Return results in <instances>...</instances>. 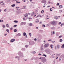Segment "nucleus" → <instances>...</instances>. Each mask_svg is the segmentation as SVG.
Instances as JSON below:
<instances>
[{"label":"nucleus","instance_id":"nucleus-3","mask_svg":"<svg viewBox=\"0 0 64 64\" xmlns=\"http://www.w3.org/2000/svg\"><path fill=\"white\" fill-rule=\"evenodd\" d=\"M45 51L46 52H48V53H50V50L48 49H46L45 50Z\"/></svg>","mask_w":64,"mask_h":64},{"label":"nucleus","instance_id":"nucleus-14","mask_svg":"<svg viewBox=\"0 0 64 64\" xmlns=\"http://www.w3.org/2000/svg\"><path fill=\"white\" fill-rule=\"evenodd\" d=\"M24 16L25 17H28V14H26L24 15Z\"/></svg>","mask_w":64,"mask_h":64},{"label":"nucleus","instance_id":"nucleus-23","mask_svg":"<svg viewBox=\"0 0 64 64\" xmlns=\"http://www.w3.org/2000/svg\"><path fill=\"white\" fill-rule=\"evenodd\" d=\"M62 7V6L61 5H60V6H59V8H61Z\"/></svg>","mask_w":64,"mask_h":64},{"label":"nucleus","instance_id":"nucleus-44","mask_svg":"<svg viewBox=\"0 0 64 64\" xmlns=\"http://www.w3.org/2000/svg\"><path fill=\"white\" fill-rule=\"evenodd\" d=\"M32 53H33L34 54H35L36 53V52L33 51L32 52Z\"/></svg>","mask_w":64,"mask_h":64},{"label":"nucleus","instance_id":"nucleus-34","mask_svg":"<svg viewBox=\"0 0 64 64\" xmlns=\"http://www.w3.org/2000/svg\"><path fill=\"white\" fill-rule=\"evenodd\" d=\"M16 3H20V2H18V1H16Z\"/></svg>","mask_w":64,"mask_h":64},{"label":"nucleus","instance_id":"nucleus-7","mask_svg":"<svg viewBox=\"0 0 64 64\" xmlns=\"http://www.w3.org/2000/svg\"><path fill=\"white\" fill-rule=\"evenodd\" d=\"M24 24H26V22H21L20 23V25H23L24 24Z\"/></svg>","mask_w":64,"mask_h":64},{"label":"nucleus","instance_id":"nucleus-21","mask_svg":"<svg viewBox=\"0 0 64 64\" xmlns=\"http://www.w3.org/2000/svg\"><path fill=\"white\" fill-rule=\"evenodd\" d=\"M62 48H64V44H63L62 45V46H61Z\"/></svg>","mask_w":64,"mask_h":64},{"label":"nucleus","instance_id":"nucleus-20","mask_svg":"<svg viewBox=\"0 0 64 64\" xmlns=\"http://www.w3.org/2000/svg\"><path fill=\"white\" fill-rule=\"evenodd\" d=\"M59 56H60V54H56V57Z\"/></svg>","mask_w":64,"mask_h":64},{"label":"nucleus","instance_id":"nucleus-16","mask_svg":"<svg viewBox=\"0 0 64 64\" xmlns=\"http://www.w3.org/2000/svg\"><path fill=\"white\" fill-rule=\"evenodd\" d=\"M14 23H18V21L17 20H14Z\"/></svg>","mask_w":64,"mask_h":64},{"label":"nucleus","instance_id":"nucleus-15","mask_svg":"<svg viewBox=\"0 0 64 64\" xmlns=\"http://www.w3.org/2000/svg\"><path fill=\"white\" fill-rule=\"evenodd\" d=\"M6 31L7 32H8V33H9V30L8 29H6Z\"/></svg>","mask_w":64,"mask_h":64},{"label":"nucleus","instance_id":"nucleus-32","mask_svg":"<svg viewBox=\"0 0 64 64\" xmlns=\"http://www.w3.org/2000/svg\"><path fill=\"white\" fill-rule=\"evenodd\" d=\"M42 56H44L46 57V54H44L42 55Z\"/></svg>","mask_w":64,"mask_h":64},{"label":"nucleus","instance_id":"nucleus-17","mask_svg":"<svg viewBox=\"0 0 64 64\" xmlns=\"http://www.w3.org/2000/svg\"><path fill=\"white\" fill-rule=\"evenodd\" d=\"M60 48V46L59 44L57 45V48L59 49Z\"/></svg>","mask_w":64,"mask_h":64},{"label":"nucleus","instance_id":"nucleus-1","mask_svg":"<svg viewBox=\"0 0 64 64\" xmlns=\"http://www.w3.org/2000/svg\"><path fill=\"white\" fill-rule=\"evenodd\" d=\"M18 54L20 57H23L24 56L23 53L21 52H18Z\"/></svg>","mask_w":64,"mask_h":64},{"label":"nucleus","instance_id":"nucleus-6","mask_svg":"<svg viewBox=\"0 0 64 64\" xmlns=\"http://www.w3.org/2000/svg\"><path fill=\"white\" fill-rule=\"evenodd\" d=\"M16 36H21V34L20 33H19L16 35Z\"/></svg>","mask_w":64,"mask_h":64},{"label":"nucleus","instance_id":"nucleus-51","mask_svg":"<svg viewBox=\"0 0 64 64\" xmlns=\"http://www.w3.org/2000/svg\"><path fill=\"white\" fill-rule=\"evenodd\" d=\"M48 41H51V40H48Z\"/></svg>","mask_w":64,"mask_h":64},{"label":"nucleus","instance_id":"nucleus-56","mask_svg":"<svg viewBox=\"0 0 64 64\" xmlns=\"http://www.w3.org/2000/svg\"><path fill=\"white\" fill-rule=\"evenodd\" d=\"M62 10H60V12H62Z\"/></svg>","mask_w":64,"mask_h":64},{"label":"nucleus","instance_id":"nucleus-58","mask_svg":"<svg viewBox=\"0 0 64 64\" xmlns=\"http://www.w3.org/2000/svg\"><path fill=\"white\" fill-rule=\"evenodd\" d=\"M54 19H56V16H55V17H54Z\"/></svg>","mask_w":64,"mask_h":64},{"label":"nucleus","instance_id":"nucleus-19","mask_svg":"<svg viewBox=\"0 0 64 64\" xmlns=\"http://www.w3.org/2000/svg\"><path fill=\"white\" fill-rule=\"evenodd\" d=\"M11 6H12V7H15V4H12V5Z\"/></svg>","mask_w":64,"mask_h":64},{"label":"nucleus","instance_id":"nucleus-11","mask_svg":"<svg viewBox=\"0 0 64 64\" xmlns=\"http://www.w3.org/2000/svg\"><path fill=\"white\" fill-rule=\"evenodd\" d=\"M43 47L42 46H41V48H40V50L41 51H43V50H44V49H43Z\"/></svg>","mask_w":64,"mask_h":64},{"label":"nucleus","instance_id":"nucleus-43","mask_svg":"<svg viewBox=\"0 0 64 64\" xmlns=\"http://www.w3.org/2000/svg\"><path fill=\"white\" fill-rule=\"evenodd\" d=\"M45 25H44V24L42 25L43 27H45Z\"/></svg>","mask_w":64,"mask_h":64},{"label":"nucleus","instance_id":"nucleus-55","mask_svg":"<svg viewBox=\"0 0 64 64\" xmlns=\"http://www.w3.org/2000/svg\"><path fill=\"white\" fill-rule=\"evenodd\" d=\"M59 24H61V22H60L59 23Z\"/></svg>","mask_w":64,"mask_h":64},{"label":"nucleus","instance_id":"nucleus-28","mask_svg":"<svg viewBox=\"0 0 64 64\" xmlns=\"http://www.w3.org/2000/svg\"><path fill=\"white\" fill-rule=\"evenodd\" d=\"M61 37H62V36L61 35L58 37L59 38H61Z\"/></svg>","mask_w":64,"mask_h":64},{"label":"nucleus","instance_id":"nucleus-61","mask_svg":"<svg viewBox=\"0 0 64 64\" xmlns=\"http://www.w3.org/2000/svg\"><path fill=\"white\" fill-rule=\"evenodd\" d=\"M48 2V3H49V4H50L51 3V2Z\"/></svg>","mask_w":64,"mask_h":64},{"label":"nucleus","instance_id":"nucleus-64","mask_svg":"<svg viewBox=\"0 0 64 64\" xmlns=\"http://www.w3.org/2000/svg\"><path fill=\"white\" fill-rule=\"evenodd\" d=\"M36 29H38V27H36Z\"/></svg>","mask_w":64,"mask_h":64},{"label":"nucleus","instance_id":"nucleus-35","mask_svg":"<svg viewBox=\"0 0 64 64\" xmlns=\"http://www.w3.org/2000/svg\"><path fill=\"white\" fill-rule=\"evenodd\" d=\"M20 57H19V56H17V58H18V60H19V59H20Z\"/></svg>","mask_w":64,"mask_h":64},{"label":"nucleus","instance_id":"nucleus-29","mask_svg":"<svg viewBox=\"0 0 64 64\" xmlns=\"http://www.w3.org/2000/svg\"><path fill=\"white\" fill-rule=\"evenodd\" d=\"M60 60H61V59L60 58H59L58 59V60H57V61H58H58H60Z\"/></svg>","mask_w":64,"mask_h":64},{"label":"nucleus","instance_id":"nucleus-39","mask_svg":"<svg viewBox=\"0 0 64 64\" xmlns=\"http://www.w3.org/2000/svg\"><path fill=\"white\" fill-rule=\"evenodd\" d=\"M17 25H14V27H17Z\"/></svg>","mask_w":64,"mask_h":64},{"label":"nucleus","instance_id":"nucleus-31","mask_svg":"<svg viewBox=\"0 0 64 64\" xmlns=\"http://www.w3.org/2000/svg\"><path fill=\"white\" fill-rule=\"evenodd\" d=\"M50 47L52 48H53V45H52V44H51L50 45Z\"/></svg>","mask_w":64,"mask_h":64},{"label":"nucleus","instance_id":"nucleus-8","mask_svg":"<svg viewBox=\"0 0 64 64\" xmlns=\"http://www.w3.org/2000/svg\"><path fill=\"white\" fill-rule=\"evenodd\" d=\"M15 41V39H12V40H10V42H14Z\"/></svg>","mask_w":64,"mask_h":64},{"label":"nucleus","instance_id":"nucleus-9","mask_svg":"<svg viewBox=\"0 0 64 64\" xmlns=\"http://www.w3.org/2000/svg\"><path fill=\"white\" fill-rule=\"evenodd\" d=\"M42 3H45V4H46V1L45 0H43L42 1Z\"/></svg>","mask_w":64,"mask_h":64},{"label":"nucleus","instance_id":"nucleus-53","mask_svg":"<svg viewBox=\"0 0 64 64\" xmlns=\"http://www.w3.org/2000/svg\"><path fill=\"white\" fill-rule=\"evenodd\" d=\"M38 55H40V56H41V55H41V54H38Z\"/></svg>","mask_w":64,"mask_h":64},{"label":"nucleus","instance_id":"nucleus-63","mask_svg":"<svg viewBox=\"0 0 64 64\" xmlns=\"http://www.w3.org/2000/svg\"><path fill=\"white\" fill-rule=\"evenodd\" d=\"M2 5H5V4H4V3H3L2 4Z\"/></svg>","mask_w":64,"mask_h":64},{"label":"nucleus","instance_id":"nucleus-48","mask_svg":"<svg viewBox=\"0 0 64 64\" xmlns=\"http://www.w3.org/2000/svg\"><path fill=\"white\" fill-rule=\"evenodd\" d=\"M52 43H54V42H55V41H52Z\"/></svg>","mask_w":64,"mask_h":64},{"label":"nucleus","instance_id":"nucleus-42","mask_svg":"<svg viewBox=\"0 0 64 64\" xmlns=\"http://www.w3.org/2000/svg\"><path fill=\"white\" fill-rule=\"evenodd\" d=\"M29 34L30 35V37H31V34L30 33H29Z\"/></svg>","mask_w":64,"mask_h":64},{"label":"nucleus","instance_id":"nucleus-2","mask_svg":"<svg viewBox=\"0 0 64 64\" xmlns=\"http://www.w3.org/2000/svg\"><path fill=\"white\" fill-rule=\"evenodd\" d=\"M50 24L52 25L53 26H55L56 25V22L54 21L52 22Z\"/></svg>","mask_w":64,"mask_h":64},{"label":"nucleus","instance_id":"nucleus-18","mask_svg":"<svg viewBox=\"0 0 64 64\" xmlns=\"http://www.w3.org/2000/svg\"><path fill=\"white\" fill-rule=\"evenodd\" d=\"M22 50L23 51H25V49L24 48H22Z\"/></svg>","mask_w":64,"mask_h":64},{"label":"nucleus","instance_id":"nucleus-41","mask_svg":"<svg viewBox=\"0 0 64 64\" xmlns=\"http://www.w3.org/2000/svg\"><path fill=\"white\" fill-rule=\"evenodd\" d=\"M56 5H57V6H59V3H58L56 4Z\"/></svg>","mask_w":64,"mask_h":64},{"label":"nucleus","instance_id":"nucleus-49","mask_svg":"<svg viewBox=\"0 0 64 64\" xmlns=\"http://www.w3.org/2000/svg\"><path fill=\"white\" fill-rule=\"evenodd\" d=\"M10 29H11V30H13V28H10Z\"/></svg>","mask_w":64,"mask_h":64},{"label":"nucleus","instance_id":"nucleus-50","mask_svg":"<svg viewBox=\"0 0 64 64\" xmlns=\"http://www.w3.org/2000/svg\"><path fill=\"white\" fill-rule=\"evenodd\" d=\"M23 20H26L25 18H24Z\"/></svg>","mask_w":64,"mask_h":64},{"label":"nucleus","instance_id":"nucleus-60","mask_svg":"<svg viewBox=\"0 0 64 64\" xmlns=\"http://www.w3.org/2000/svg\"><path fill=\"white\" fill-rule=\"evenodd\" d=\"M7 34H4V35L5 36H6V35H7Z\"/></svg>","mask_w":64,"mask_h":64},{"label":"nucleus","instance_id":"nucleus-25","mask_svg":"<svg viewBox=\"0 0 64 64\" xmlns=\"http://www.w3.org/2000/svg\"><path fill=\"white\" fill-rule=\"evenodd\" d=\"M62 39H60V42H62Z\"/></svg>","mask_w":64,"mask_h":64},{"label":"nucleus","instance_id":"nucleus-5","mask_svg":"<svg viewBox=\"0 0 64 64\" xmlns=\"http://www.w3.org/2000/svg\"><path fill=\"white\" fill-rule=\"evenodd\" d=\"M49 46V44H46L45 45H44V46L45 47H47L48 46Z\"/></svg>","mask_w":64,"mask_h":64},{"label":"nucleus","instance_id":"nucleus-38","mask_svg":"<svg viewBox=\"0 0 64 64\" xmlns=\"http://www.w3.org/2000/svg\"><path fill=\"white\" fill-rule=\"evenodd\" d=\"M2 27L3 28H5V25H3L2 26Z\"/></svg>","mask_w":64,"mask_h":64},{"label":"nucleus","instance_id":"nucleus-57","mask_svg":"<svg viewBox=\"0 0 64 64\" xmlns=\"http://www.w3.org/2000/svg\"><path fill=\"white\" fill-rule=\"evenodd\" d=\"M7 10L6 9V10H4V11H5V12H6V10Z\"/></svg>","mask_w":64,"mask_h":64},{"label":"nucleus","instance_id":"nucleus-13","mask_svg":"<svg viewBox=\"0 0 64 64\" xmlns=\"http://www.w3.org/2000/svg\"><path fill=\"white\" fill-rule=\"evenodd\" d=\"M31 44H32V45H33L35 44V43H34V42L33 41H32V42H31Z\"/></svg>","mask_w":64,"mask_h":64},{"label":"nucleus","instance_id":"nucleus-52","mask_svg":"<svg viewBox=\"0 0 64 64\" xmlns=\"http://www.w3.org/2000/svg\"><path fill=\"white\" fill-rule=\"evenodd\" d=\"M34 58V57H33L32 58V60H33V59Z\"/></svg>","mask_w":64,"mask_h":64},{"label":"nucleus","instance_id":"nucleus-62","mask_svg":"<svg viewBox=\"0 0 64 64\" xmlns=\"http://www.w3.org/2000/svg\"><path fill=\"white\" fill-rule=\"evenodd\" d=\"M36 23H38V22H39V21H36Z\"/></svg>","mask_w":64,"mask_h":64},{"label":"nucleus","instance_id":"nucleus-4","mask_svg":"<svg viewBox=\"0 0 64 64\" xmlns=\"http://www.w3.org/2000/svg\"><path fill=\"white\" fill-rule=\"evenodd\" d=\"M42 61L43 63H45L46 61V59L45 58H44V60H42Z\"/></svg>","mask_w":64,"mask_h":64},{"label":"nucleus","instance_id":"nucleus-24","mask_svg":"<svg viewBox=\"0 0 64 64\" xmlns=\"http://www.w3.org/2000/svg\"><path fill=\"white\" fill-rule=\"evenodd\" d=\"M29 26H31L32 25V23H30L29 24Z\"/></svg>","mask_w":64,"mask_h":64},{"label":"nucleus","instance_id":"nucleus-22","mask_svg":"<svg viewBox=\"0 0 64 64\" xmlns=\"http://www.w3.org/2000/svg\"><path fill=\"white\" fill-rule=\"evenodd\" d=\"M14 32H17V29H15L14 30Z\"/></svg>","mask_w":64,"mask_h":64},{"label":"nucleus","instance_id":"nucleus-54","mask_svg":"<svg viewBox=\"0 0 64 64\" xmlns=\"http://www.w3.org/2000/svg\"><path fill=\"white\" fill-rule=\"evenodd\" d=\"M58 19V17L56 16V19Z\"/></svg>","mask_w":64,"mask_h":64},{"label":"nucleus","instance_id":"nucleus-46","mask_svg":"<svg viewBox=\"0 0 64 64\" xmlns=\"http://www.w3.org/2000/svg\"><path fill=\"white\" fill-rule=\"evenodd\" d=\"M34 41H36L37 40V39L36 38L34 39Z\"/></svg>","mask_w":64,"mask_h":64},{"label":"nucleus","instance_id":"nucleus-40","mask_svg":"<svg viewBox=\"0 0 64 64\" xmlns=\"http://www.w3.org/2000/svg\"><path fill=\"white\" fill-rule=\"evenodd\" d=\"M33 14H34V12H32V14H31V16H32L33 15Z\"/></svg>","mask_w":64,"mask_h":64},{"label":"nucleus","instance_id":"nucleus-26","mask_svg":"<svg viewBox=\"0 0 64 64\" xmlns=\"http://www.w3.org/2000/svg\"><path fill=\"white\" fill-rule=\"evenodd\" d=\"M28 46H29V45H26L25 46V47L26 48H28Z\"/></svg>","mask_w":64,"mask_h":64},{"label":"nucleus","instance_id":"nucleus-47","mask_svg":"<svg viewBox=\"0 0 64 64\" xmlns=\"http://www.w3.org/2000/svg\"><path fill=\"white\" fill-rule=\"evenodd\" d=\"M6 26L7 27H9V25H8V24H6Z\"/></svg>","mask_w":64,"mask_h":64},{"label":"nucleus","instance_id":"nucleus-33","mask_svg":"<svg viewBox=\"0 0 64 64\" xmlns=\"http://www.w3.org/2000/svg\"><path fill=\"white\" fill-rule=\"evenodd\" d=\"M41 13H44V10H42L41 12Z\"/></svg>","mask_w":64,"mask_h":64},{"label":"nucleus","instance_id":"nucleus-45","mask_svg":"<svg viewBox=\"0 0 64 64\" xmlns=\"http://www.w3.org/2000/svg\"><path fill=\"white\" fill-rule=\"evenodd\" d=\"M3 20H0V22H3Z\"/></svg>","mask_w":64,"mask_h":64},{"label":"nucleus","instance_id":"nucleus-59","mask_svg":"<svg viewBox=\"0 0 64 64\" xmlns=\"http://www.w3.org/2000/svg\"><path fill=\"white\" fill-rule=\"evenodd\" d=\"M4 2L3 1L2 2H0V3H3Z\"/></svg>","mask_w":64,"mask_h":64},{"label":"nucleus","instance_id":"nucleus-10","mask_svg":"<svg viewBox=\"0 0 64 64\" xmlns=\"http://www.w3.org/2000/svg\"><path fill=\"white\" fill-rule=\"evenodd\" d=\"M53 34H55V32H54V31H53V32H51L52 33V34H51V36H52L53 35Z\"/></svg>","mask_w":64,"mask_h":64},{"label":"nucleus","instance_id":"nucleus-12","mask_svg":"<svg viewBox=\"0 0 64 64\" xmlns=\"http://www.w3.org/2000/svg\"><path fill=\"white\" fill-rule=\"evenodd\" d=\"M23 36H26V34L25 32H24L23 34Z\"/></svg>","mask_w":64,"mask_h":64},{"label":"nucleus","instance_id":"nucleus-37","mask_svg":"<svg viewBox=\"0 0 64 64\" xmlns=\"http://www.w3.org/2000/svg\"><path fill=\"white\" fill-rule=\"evenodd\" d=\"M51 9H52V8H50V11L52 12V10H51Z\"/></svg>","mask_w":64,"mask_h":64},{"label":"nucleus","instance_id":"nucleus-36","mask_svg":"<svg viewBox=\"0 0 64 64\" xmlns=\"http://www.w3.org/2000/svg\"><path fill=\"white\" fill-rule=\"evenodd\" d=\"M64 23H62L60 25V26H61L62 27V26L64 25Z\"/></svg>","mask_w":64,"mask_h":64},{"label":"nucleus","instance_id":"nucleus-27","mask_svg":"<svg viewBox=\"0 0 64 64\" xmlns=\"http://www.w3.org/2000/svg\"><path fill=\"white\" fill-rule=\"evenodd\" d=\"M40 32H41V33H42L43 32V31L42 30H40Z\"/></svg>","mask_w":64,"mask_h":64},{"label":"nucleus","instance_id":"nucleus-30","mask_svg":"<svg viewBox=\"0 0 64 64\" xmlns=\"http://www.w3.org/2000/svg\"><path fill=\"white\" fill-rule=\"evenodd\" d=\"M64 57V55H62L60 56V57L61 58H62V57Z\"/></svg>","mask_w":64,"mask_h":64}]
</instances>
